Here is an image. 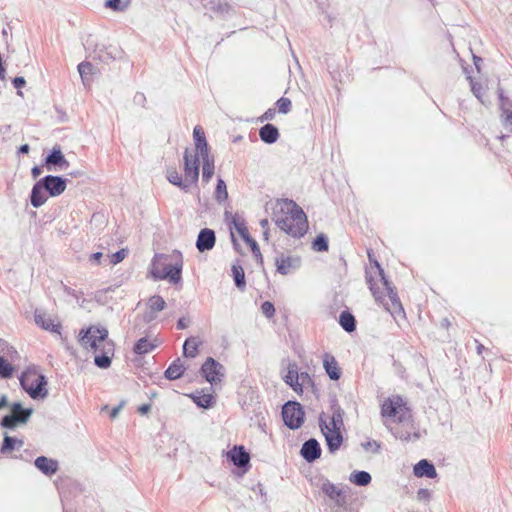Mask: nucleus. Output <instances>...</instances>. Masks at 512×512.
<instances>
[{
    "mask_svg": "<svg viewBox=\"0 0 512 512\" xmlns=\"http://www.w3.org/2000/svg\"><path fill=\"white\" fill-rule=\"evenodd\" d=\"M107 338L108 330L103 327L91 326L86 330L82 329L79 334V342L85 349L103 350L102 354L96 355L94 358L95 365L102 369L110 367V354H113V345L107 341Z\"/></svg>",
    "mask_w": 512,
    "mask_h": 512,
    "instance_id": "nucleus-1",
    "label": "nucleus"
},
{
    "mask_svg": "<svg viewBox=\"0 0 512 512\" xmlns=\"http://www.w3.org/2000/svg\"><path fill=\"white\" fill-rule=\"evenodd\" d=\"M281 212L283 215L276 217V225L292 237L304 236L308 229V221L302 208L292 200H285Z\"/></svg>",
    "mask_w": 512,
    "mask_h": 512,
    "instance_id": "nucleus-2",
    "label": "nucleus"
},
{
    "mask_svg": "<svg viewBox=\"0 0 512 512\" xmlns=\"http://www.w3.org/2000/svg\"><path fill=\"white\" fill-rule=\"evenodd\" d=\"M375 264L374 272L379 277V291L383 295L382 301L379 302L383 303L386 310L389 311L393 316L404 314V309L395 288L392 286V283L385 277L384 270L381 268L380 264L377 262H375Z\"/></svg>",
    "mask_w": 512,
    "mask_h": 512,
    "instance_id": "nucleus-3",
    "label": "nucleus"
},
{
    "mask_svg": "<svg viewBox=\"0 0 512 512\" xmlns=\"http://www.w3.org/2000/svg\"><path fill=\"white\" fill-rule=\"evenodd\" d=\"M175 259L173 264H164L161 267L160 260L164 259V255L157 256V260L153 263L152 275L155 279H168L171 283L177 284L181 281L183 260L179 251H174L172 255Z\"/></svg>",
    "mask_w": 512,
    "mask_h": 512,
    "instance_id": "nucleus-4",
    "label": "nucleus"
},
{
    "mask_svg": "<svg viewBox=\"0 0 512 512\" xmlns=\"http://www.w3.org/2000/svg\"><path fill=\"white\" fill-rule=\"evenodd\" d=\"M19 380L21 387L32 399H43L47 397L46 377L42 374H38L36 370L28 369L24 371Z\"/></svg>",
    "mask_w": 512,
    "mask_h": 512,
    "instance_id": "nucleus-5",
    "label": "nucleus"
},
{
    "mask_svg": "<svg viewBox=\"0 0 512 512\" xmlns=\"http://www.w3.org/2000/svg\"><path fill=\"white\" fill-rule=\"evenodd\" d=\"M381 415L389 418L397 417L399 422H406L411 418L410 410L407 408L403 398L399 395H393L383 402Z\"/></svg>",
    "mask_w": 512,
    "mask_h": 512,
    "instance_id": "nucleus-6",
    "label": "nucleus"
},
{
    "mask_svg": "<svg viewBox=\"0 0 512 512\" xmlns=\"http://www.w3.org/2000/svg\"><path fill=\"white\" fill-rule=\"evenodd\" d=\"M32 413V408H23L21 403L15 402L11 405V413L1 419L0 425L3 428L14 429L27 423Z\"/></svg>",
    "mask_w": 512,
    "mask_h": 512,
    "instance_id": "nucleus-7",
    "label": "nucleus"
},
{
    "mask_svg": "<svg viewBox=\"0 0 512 512\" xmlns=\"http://www.w3.org/2000/svg\"><path fill=\"white\" fill-rule=\"evenodd\" d=\"M304 411L300 403L289 401L282 408V418L285 425L292 429H298L304 422Z\"/></svg>",
    "mask_w": 512,
    "mask_h": 512,
    "instance_id": "nucleus-8",
    "label": "nucleus"
},
{
    "mask_svg": "<svg viewBox=\"0 0 512 512\" xmlns=\"http://www.w3.org/2000/svg\"><path fill=\"white\" fill-rule=\"evenodd\" d=\"M224 371V366L212 357H208L200 369L202 377L211 385L222 380Z\"/></svg>",
    "mask_w": 512,
    "mask_h": 512,
    "instance_id": "nucleus-9",
    "label": "nucleus"
},
{
    "mask_svg": "<svg viewBox=\"0 0 512 512\" xmlns=\"http://www.w3.org/2000/svg\"><path fill=\"white\" fill-rule=\"evenodd\" d=\"M319 426L325 437L329 452L335 453L339 450L343 442L341 430H330V425H328L322 416L319 418Z\"/></svg>",
    "mask_w": 512,
    "mask_h": 512,
    "instance_id": "nucleus-10",
    "label": "nucleus"
},
{
    "mask_svg": "<svg viewBox=\"0 0 512 512\" xmlns=\"http://www.w3.org/2000/svg\"><path fill=\"white\" fill-rule=\"evenodd\" d=\"M199 158L197 153L191 154L188 149L184 152V175L190 185L195 184L199 178Z\"/></svg>",
    "mask_w": 512,
    "mask_h": 512,
    "instance_id": "nucleus-11",
    "label": "nucleus"
},
{
    "mask_svg": "<svg viewBox=\"0 0 512 512\" xmlns=\"http://www.w3.org/2000/svg\"><path fill=\"white\" fill-rule=\"evenodd\" d=\"M276 270L281 275L292 274L301 266V258L294 255L280 254L275 258Z\"/></svg>",
    "mask_w": 512,
    "mask_h": 512,
    "instance_id": "nucleus-12",
    "label": "nucleus"
},
{
    "mask_svg": "<svg viewBox=\"0 0 512 512\" xmlns=\"http://www.w3.org/2000/svg\"><path fill=\"white\" fill-rule=\"evenodd\" d=\"M40 182L44 190L51 197L61 195L65 191L67 185V180L65 178L54 175H46L40 179Z\"/></svg>",
    "mask_w": 512,
    "mask_h": 512,
    "instance_id": "nucleus-13",
    "label": "nucleus"
},
{
    "mask_svg": "<svg viewBox=\"0 0 512 512\" xmlns=\"http://www.w3.org/2000/svg\"><path fill=\"white\" fill-rule=\"evenodd\" d=\"M322 492L327 495L337 507L343 508L347 504L345 492L333 483L326 481L322 484Z\"/></svg>",
    "mask_w": 512,
    "mask_h": 512,
    "instance_id": "nucleus-14",
    "label": "nucleus"
},
{
    "mask_svg": "<svg viewBox=\"0 0 512 512\" xmlns=\"http://www.w3.org/2000/svg\"><path fill=\"white\" fill-rule=\"evenodd\" d=\"M45 166L47 170H65L69 166V162L64 157L59 147H54L50 154L45 158Z\"/></svg>",
    "mask_w": 512,
    "mask_h": 512,
    "instance_id": "nucleus-15",
    "label": "nucleus"
},
{
    "mask_svg": "<svg viewBox=\"0 0 512 512\" xmlns=\"http://www.w3.org/2000/svg\"><path fill=\"white\" fill-rule=\"evenodd\" d=\"M321 452L322 450L319 442L316 439L311 438L303 443L300 455L307 462L312 463L321 456Z\"/></svg>",
    "mask_w": 512,
    "mask_h": 512,
    "instance_id": "nucleus-16",
    "label": "nucleus"
},
{
    "mask_svg": "<svg viewBox=\"0 0 512 512\" xmlns=\"http://www.w3.org/2000/svg\"><path fill=\"white\" fill-rule=\"evenodd\" d=\"M216 242L215 232L212 229L204 228L200 230L197 240L196 247L199 252H205L213 249Z\"/></svg>",
    "mask_w": 512,
    "mask_h": 512,
    "instance_id": "nucleus-17",
    "label": "nucleus"
},
{
    "mask_svg": "<svg viewBox=\"0 0 512 512\" xmlns=\"http://www.w3.org/2000/svg\"><path fill=\"white\" fill-rule=\"evenodd\" d=\"M35 323L44 330L61 334V324L55 323L44 311L36 310L34 313Z\"/></svg>",
    "mask_w": 512,
    "mask_h": 512,
    "instance_id": "nucleus-18",
    "label": "nucleus"
},
{
    "mask_svg": "<svg viewBox=\"0 0 512 512\" xmlns=\"http://www.w3.org/2000/svg\"><path fill=\"white\" fill-rule=\"evenodd\" d=\"M368 258H369L370 262H374V265H376L375 262L378 263L377 260H375V259L373 260L372 253L369 251H368ZM374 268H375V266H372L370 269L366 270V281H367V284L369 285V289L372 292L375 300L382 301L383 295L379 291V286H378L379 277L377 276V274H375Z\"/></svg>",
    "mask_w": 512,
    "mask_h": 512,
    "instance_id": "nucleus-19",
    "label": "nucleus"
},
{
    "mask_svg": "<svg viewBox=\"0 0 512 512\" xmlns=\"http://www.w3.org/2000/svg\"><path fill=\"white\" fill-rule=\"evenodd\" d=\"M308 378L307 373H301L299 374L296 369L295 364H289L288 366V372L284 377V381L287 385H289L296 393H302L303 392V386L299 382V379Z\"/></svg>",
    "mask_w": 512,
    "mask_h": 512,
    "instance_id": "nucleus-20",
    "label": "nucleus"
},
{
    "mask_svg": "<svg viewBox=\"0 0 512 512\" xmlns=\"http://www.w3.org/2000/svg\"><path fill=\"white\" fill-rule=\"evenodd\" d=\"M413 473L418 478L426 477L434 479L437 477L435 466L427 459H422L417 464H415Z\"/></svg>",
    "mask_w": 512,
    "mask_h": 512,
    "instance_id": "nucleus-21",
    "label": "nucleus"
},
{
    "mask_svg": "<svg viewBox=\"0 0 512 512\" xmlns=\"http://www.w3.org/2000/svg\"><path fill=\"white\" fill-rule=\"evenodd\" d=\"M228 458L238 468H244L250 462V455L243 446H234V448L228 453Z\"/></svg>",
    "mask_w": 512,
    "mask_h": 512,
    "instance_id": "nucleus-22",
    "label": "nucleus"
},
{
    "mask_svg": "<svg viewBox=\"0 0 512 512\" xmlns=\"http://www.w3.org/2000/svg\"><path fill=\"white\" fill-rule=\"evenodd\" d=\"M34 465L46 476H52L58 470V462L45 456L37 457L34 461Z\"/></svg>",
    "mask_w": 512,
    "mask_h": 512,
    "instance_id": "nucleus-23",
    "label": "nucleus"
},
{
    "mask_svg": "<svg viewBox=\"0 0 512 512\" xmlns=\"http://www.w3.org/2000/svg\"><path fill=\"white\" fill-rule=\"evenodd\" d=\"M323 366L331 380H339L341 377V370L334 356L325 353L323 356Z\"/></svg>",
    "mask_w": 512,
    "mask_h": 512,
    "instance_id": "nucleus-24",
    "label": "nucleus"
},
{
    "mask_svg": "<svg viewBox=\"0 0 512 512\" xmlns=\"http://www.w3.org/2000/svg\"><path fill=\"white\" fill-rule=\"evenodd\" d=\"M193 138L197 151L196 153L200 156L209 154V147L206 141L205 132L201 126L194 127Z\"/></svg>",
    "mask_w": 512,
    "mask_h": 512,
    "instance_id": "nucleus-25",
    "label": "nucleus"
},
{
    "mask_svg": "<svg viewBox=\"0 0 512 512\" xmlns=\"http://www.w3.org/2000/svg\"><path fill=\"white\" fill-rule=\"evenodd\" d=\"M148 306L150 309V313L145 315L144 320L146 322H150L155 319V315L153 313L160 312L165 309L166 302L160 295H153L148 300Z\"/></svg>",
    "mask_w": 512,
    "mask_h": 512,
    "instance_id": "nucleus-26",
    "label": "nucleus"
},
{
    "mask_svg": "<svg viewBox=\"0 0 512 512\" xmlns=\"http://www.w3.org/2000/svg\"><path fill=\"white\" fill-rule=\"evenodd\" d=\"M259 137L266 144H273L279 138L278 128L270 123L265 124L259 129Z\"/></svg>",
    "mask_w": 512,
    "mask_h": 512,
    "instance_id": "nucleus-27",
    "label": "nucleus"
},
{
    "mask_svg": "<svg viewBox=\"0 0 512 512\" xmlns=\"http://www.w3.org/2000/svg\"><path fill=\"white\" fill-rule=\"evenodd\" d=\"M332 416L330 423V430H341L344 427V410L339 406L336 401H333L331 405Z\"/></svg>",
    "mask_w": 512,
    "mask_h": 512,
    "instance_id": "nucleus-28",
    "label": "nucleus"
},
{
    "mask_svg": "<svg viewBox=\"0 0 512 512\" xmlns=\"http://www.w3.org/2000/svg\"><path fill=\"white\" fill-rule=\"evenodd\" d=\"M158 346L157 339L147 337L140 338L133 347V352L138 355H145L153 351Z\"/></svg>",
    "mask_w": 512,
    "mask_h": 512,
    "instance_id": "nucleus-29",
    "label": "nucleus"
},
{
    "mask_svg": "<svg viewBox=\"0 0 512 512\" xmlns=\"http://www.w3.org/2000/svg\"><path fill=\"white\" fill-rule=\"evenodd\" d=\"M44 188L41 185L40 180L37 181L32 190L30 195L31 205L35 208H38L42 206L47 201V196L44 194Z\"/></svg>",
    "mask_w": 512,
    "mask_h": 512,
    "instance_id": "nucleus-30",
    "label": "nucleus"
},
{
    "mask_svg": "<svg viewBox=\"0 0 512 512\" xmlns=\"http://www.w3.org/2000/svg\"><path fill=\"white\" fill-rule=\"evenodd\" d=\"M24 445V441L22 439H17L15 437L9 436L5 433L3 438V443L0 448V453L5 455L13 451L14 449H20Z\"/></svg>",
    "mask_w": 512,
    "mask_h": 512,
    "instance_id": "nucleus-31",
    "label": "nucleus"
},
{
    "mask_svg": "<svg viewBox=\"0 0 512 512\" xmlns=\"http://www.w3.org/2000/svg\"><path fill=\"white\" fill-rule=\"evenodd\" d=\"M200 157L202 159V181L208 183L214 174V159L209 154Z\"/></svg>",
    "mask_w": 512,
    "mask_h": 512,
    "instance_id": "nucleus-32",
    "label": "nucleus"
},
{
    "mask_svg": "<svg viewBox=\"0 0 512 512\" xmlns=\"http://www.w3.org/2000/svg\"><path fill=\"white\" fill-rule=\"evenodd\" d=\"M167 179H168V181H169L171 184H173V185H175V186H177V187L181 188L182 190H184V191H186V192H187V191L190 189V187H191V185H190V183L187 181V179H186V178L182 179L181 175H180V174L178 173V171H177L176 169H174V168L169 169V170L167 171Z\"/></svg>",
    "mask_w": 512,
    "mask_h": 512,
    "instance_id": "nucleus-33",
    "label": "nucleus"
},
{
    "mask_svg": "<svg viewBox=\"0 0 512 512\" xmlns=\"http://www.w3.org/2000/svg\"><path fill=\"white\" fill-rule=\"evenodd\" d=\"M185 371V368L180 359L173 361L165 371V377L168 380L179 379Z\"/></svg>",
    "mask_w": 512,
    "mask_h": 512,
    "instance_id": "nucleus-34",
    "label": "nucleus"
},
{
    "mask_svg": "<svg viewBox=\"0 0 512 512\" xmlns=\"http://www.w3.org/2000/svg\"><path fill=\"white\" fill-rule=\"evenodd\" d=\"M190 396L193 399L194 403L201 408H210L214 403V397L210 393L205 394L203 392L196 391Z\"/></svg>",
    "mask_w": 512,
    "mask_h": 512,
    "instance_id": "nucleus-35",
    "label": "nucleus"
},
{
    "mask_svg": "<svg viewBox=\"0 0 512 512\" xmlns=\"http://www.w3.org/2000/svg\"><path fill=\"white\" fill-rule=\"evenodd\" d=\"M201 341L197 337L187 338L183 344V355L185 357L194 358L198 353V347Z\"/></svg>",
    "mask_w": 512,
    "mask_h": 512,
    "instance_id": "nucleus-36",
    "label": "nucleus"
},
{
    "mask_svg": "<svg viewBox=\"0 0 512 512\" xmlns=\"http://www.w3.org/2000/svg\"><path fill=\"white\" fill-rule=\"evenodd\" d=\"M339 324L346 332H353L356 330L355 317L349 311H342L339 316Z\"/></svg>",
    "mask_w": 512,
    "mask_h": 512,
    "instance_id": "nucleus-37",
    "label": "nucleus"
},
{
    "mask_svg": "<svg viewBox=\"0 0 512 512\" xmlns=\"http://www.w3.org/2000/svg\"><path fill=\"white\" fill-rule=\"evenodd\" d=\"M202 5L207 10H211L221 14L229 13L232 9L227 2H216L215 0H209L207 2L205 0H202Z\"/></svg>",
    "mask_w": 512,
    "mask_h": 512,
    "instance_id": "nucleus-38",
    "label": "nucleus"
},
{
    "mask_svg": "<svg viewBox=\"0 0 512 512\" xmlns=\"http://www.w3.org/2000/svg\"><path fill=\"white\" fill-rule=\"evenodd\" d=\"M231 270L236 287L243 291L246 287L245 272L243 267L239 264H233Z\"/></svg>",
    "mask_w": 512,
    "mask_h": 512,
    "instance_id": "nucleus-39",
    "label": "nucleus"
},
{
    "mask_svg": "<svg viewBox=\"0 0 512 512\" xmlns=\"http://www.w3.org/2000/svg\"><path fill=\"white\" fill-rule=\"evenodd\" d=\"M78 72L80 74L82 83L87 86L94 73V66L90 62H82L78 65Z\"/></svg>",
    "mask_w": 512,
    "mask_h": 512,
    "instance_id": "nucleus-40",
    "label": "nucleus"
},
{
    "mask_svg": "<svg viewBox=\"0 0 512 512\" xmlns=\"http://www.w3.org/2000/svg\"><path fill=\"white\" fill-rule=\"evenodd\" d=\"M349 480L358 486H367L372 478L371 475L366 471H355L351 473Z\"/></svg>",
    "mask_w": 512,
    "mask_h": 512,
    "instance_id": "nucleus-41",
    "label": "nucleus"
},
{
    "mask_svg": "<svg viewBox=\"0 0 512 512\" xmlns=\"http://www.w3.org/2000/svg\"><path fill=\"white\" fill-rule=\"evenodd\" d=\"M232 224L234 229L237 231V233L244 241H250L249 231L247 229L244 219L236 216L233 218Z\"/></svg>",
    "mask_w": 512,
    "mask_h": 512,
    "instance_id": "nucleus-42",
    "label": "nucleus"
},
{
    "mask_svg": "<svg viewBox=\"0 0 512 512\" xmlns=\"http://www.w3.org/2000/svg\"><path fill=\"white\" fill-rule=\"evenodd\" d=\"M214 197L219 203L226 201L228 198L227 186L222 178H218L217 180Z\"/></svg>",
    "mask_w": 512,
    "mask_h": 512,
    "instance_id": "nucleus-43",
    "label": "nucleus"
},
{
    "mask_svg": "<svg viewBox=\"0 0 512 512\" xmlns=\"http://www.w3.org/2000/svg\"><path fill=\"white\" fill-rule=\"evenodd\" d=\"M312 248L318 252H326L329 248L328 239L324 234H319L312 243Z\"/></svg>",
    "mask_w": 512,
    "mask_h": 512,
    "instance_id": "nucleus-44",
    "label": "nucleus"
},
{
    "mask_svg": "<svg viewBox=\"0 0 512 512\" xmlns=\"http://www.w3.org/2000/svg\"><path fill=\"white\" fill-rule=\"evenodd\" d=\"M105 6L113 11L123 12L128 8L129 1L107 0Z\"/></svg>",
    "mask_w": 512,
    "mask_h": 512,
    "instance_id": "nucleus-45",
    "label": "nucleus"
},
{
    "mask_svg": "<svg viewBox=\"0 0 512 512\" xmlns=\"http://www.w3.org/2000/svg\"><path fill=\"white\" fill-rule=\"evenodd\" d=\"M13 366L2 356H0V376L10 378L13 374Z\"/></svg>",
    "mask_w": 512,
    "mask_h": 512,
    "instance_id": "nucleus-46",
    "label": "nucleus"
},
{
    "mask_svg": "<svg viewBox=\"0 0 512 512\" xmlns=\"http://www.w3.org/2000/svg\"><path fill=\"white\" fill-rule=\"evenodd\" d=\"M127 255H128V249L123 248L112 255H108V258L110 259V264L116 265V264L122 262L127 257Z\"/></svg>",
    "mask_w": 512,
    "mask_h": 512,
    "instance_id": "nucleus-47",
    "label": "nucleus"
},
{
    "mask_svg": "<svg viewBox=\"0 0 512 512\" xmlns=\"http://www.w3.org/2000/svg\"><path fill=\"white\" fill-rule=\"evenodd\" d=\"M394 436L402 441H410L412 439H418L419 438V434L418 433H414L413 435H411L409 432L407 431H403L402 429H395L394 432H393Z\"/></svg>",
    "mask_w": 512,
    "mask_h": 512,
    "instance_id": "nucleus-48",
    "label": "nucleus"
},
{
    "mask_svg": "<svg viewBox=\"0 0 512 512\" xmlns=\"http://www.w3.org/2000/svg\"><path fill=\"white\" fill-rule=\"evenodd\" d=\"M276 105L280 113L287 114L291 110V101L288 98L281 97L277 100Z\"/></svg>",
    "mask_w": 512,
    "mask_h": 512,
    "instance_id": "nucleus-49",
    "label": "nucleus"
},
{
    "mask_svg": "<svg viewBox=\"0 0 512 512\" xmlns=\"http://www.w3.org/2000/svg\"><path fill=\"white\" fill-rule=\"evenodd\" d=\"M261 311L267 318L273 317L275 314V308L273 303H271L270 301L263 302L261 305Z\"/></svg>",
    "mask_w": 512,
    "mask_h": 512,
    "instance_id": "nucleus-50",
    "label": "nucleus"
},
{
    "mask_svg": "<svg viewBox=\"0 0 512 512\" xmlns=\"http://www.w3.org/2000/svg\"><path fill=\"white\" fill-rule=\"evenodd\" d=\"M471 91L474 96L482 102L481 96L483 94V87L481 84L476 82H471Z\"/></svg>",
    "mask_w": 512,
    "mask_h": 512,
    "instance_id": "nucleus-51",
    "label": "nucleus"
},
{
    "mask_svg": "<svg viewBox=\"0 0 512 512\" xmlns=\"http://www.w3.org/2000/svg\"><path fill=\"white\" fill-rule=\"evenodd\" d=\"M503 118V125L506 129L512 132V111L501 115Z\"/></svg>",
    "mask_w": 512,
    "mask_h": 512,
    "instance_id": "nucleus-52",
    "label": "nucleus"
},
{
    "mask_svg": "<svg viewBox=\"0 0 512 512\" xmlns=\"http://www.w3.org/2000/svg\"><path fill=\"white\" fill-rule=\"evenodd\" d=\"M12 83H13V86L18 89L17 91V94L22 96V92L20 91L21 88H23L26 84V81L23 77H15L13 80H12Z\"/></svg>",
    "mask_w": 512,
    "mask_h": 512,
    "instance_id": "nucleus-53",
    "label": "nucleus"
},
{
    "mask_svg": "<svg viewBox=\"0 0 512 512\" xmlns=\"http://www.w3.org/2000/svg\"><path fill=\"white\" fill-rule=\"evenodd\" d=\"M276 115V111L273 108H269L265 111V113L259 118L261 122L273 120Z\"/></svg>",
    "mask_w": 512,
    "mask_h": 512,
    "instance_id": "nucleus-54",
    "label": "nucleus"
},
{
    "mask_svg": "<svg viewBox=\"0 0 512 512\" xmlns=\"http://www.w3.org/2000/svg\"><path fill=\"white\" fill-rule=\"evenodd\" d=\"M500 109L502 114L512 111V101L510 99H505L500 102Z\"/></svg>",
    "mask_w": 512,
    "mask_h": 512,
    "instance_id": "nucleus-55",
    "label": "nucleus"
},
{
    "mask_svg": "<svg viewBox=\"0 0 512 512\" xmlns=\"http://www.w3.org/2000/svg\"><path fill=\"white\" fill-rule=\"evenodd\" d=\"M245 242L250 245L251 250L256 257H258V256L261 257L260 248H259L257 242L253 238L250 237V241H245Z\"/></svg>",
    "mask_w": 512,
    "mask_h": 512,
    "instance_id": "nucleus-56",
    "label": "nucleus"
},
{
    "mask_svg": "<svg viewBox=\"0 0 512 512\" xmlns=\"http://www.w3.org/2000/svg\"><path fill=\"white\" fill-rule=\"evenodd\" d=\"M417 498L419 500H423V501L429 500L430 491L428 489H423V488L419 489L417 492Z\"/></svg>",
    "mask_w": 512,
    "mask_h": 512,
    "instance_id": "nucleus-57",
    "label": "nucleus"
},
{
    "mask_svg": "<svg viewBox=\"0 0 512 512\" xmlns=\"http://www.w3.org/2000/svg\"><path fill=\"white\" fill-rule=\"evenodd\" d=\"M103 257V254L102 252H95L93 254L90 255V258L89 260L92 262V263H95V264H100V260L101 258Z\"/></svg>",
    "mask_w": 512,
    "mask_h": 512,
    "instance_id": "nucleus-58",
    "label": "nucleus"
},
{
    "mask_svg": "<svg viewBox=\"0 0 512 512\" xmlns=\"http://www.w3.org/2000/svg\"><path fill=\"white\" fill-rule=\"evenodd\" d=\"M145 101H146V97H145V95H144L143 93H139V92H138V93H136V94H135V96H134V102H135L136 104H139V105H142V106H143V105H144V103H145Z\"/></svg>",
    "mask_w": 512,
    "mask_h": 512,
    "instance_id": "nucleus-59",
    "label": "nucleus"
},
{
    "mask_svg": "<svg viewBox=\"0 0 512 512\" xmlns=\"http://www.w3.org/2000/svg\"><path fill=\"white\" fill-rule=\"evenodd\" d=\"M268 225H269V222L267 219H262L260 221V226L263 229V235L266 240H268Z\"/></svg>",
    "mask_w": 512,
    "mask_h": 512,
    "instance_id": "nucleus-60",
    "label": "nucleus"
},
{
    "mask_svg": "<svg viewBox=\"0 0 512 512\" xmlns=\"http://www.w3.org/2000/svg\"><path fill=\"white\" fill-rule=\"evenodd\" d=\"M375 446V449H374V452H379V449H380V445L379 443H377L376 441H373V442H366L365 444H363V447L365 449H368V448H371V446Z\"/></svg>",
    "mask_w": 512,
    "mask_h": 512,
    "instance_id": "nucleus-61",
    "label": "nucleus"
},
{
    "mask_svg": "<svg viewBox=\"0 0 512 512\" xmlns=\"http://www.w3.org/2000/svg\"><path fill=\"white\" fill-rule=\"evenodd\" d=\"M41 173H42V168L39 166H34L31 169V174H32L33 178L39 177L41 175Z\"/></svg>",
    "mask_w": 512,
    "mask_h": 512,
    "instance_id": "nucleus-62",
    "label": "nucleus"
},
{
    "mask_svg": "<svg viewBox=\"0 0 512 512\" xmlns=\"http://www.w3.org/2000/svg\"><path fill=\"white\" fill-rule=\"evenodd\" d=\"M188 327V322L184 318H180L177 322V329L183 330Z\"/></svg>",
    "mask_w": 512,
    "mask_h": 512,
    "instance_id": "nucleus-63",
    "label": "nucleus"
},
{
    "mask_svg": "<svg viewBox=\"0 0 512 512\" xmlns=\"http://www.w3.org/2000/svg\"><path fill=\"white\" fill-rule=\"evenodd\" d=\"M151 409V406L149 404H143L138 408V412L142 415L148 413Z\"/></svg>",
    "mask_w": 512,
    "mask_h": 512,
    "instance_id": "nucleus-64",
    "label": "nucleus"
}]
</instances>
